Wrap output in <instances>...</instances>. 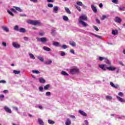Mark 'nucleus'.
I'll return each mask as SVG.
<instances>
[{"label": "nucleus", "instance_id": "f257e3e1", "mask_svg": "<svg viewBox=\"0 0 125 125\" xmlns=\"http://www.w3.org/2000/svg\"><path fill=\"white\" fill-rule=\"evenodd\" d=\"M27 23L30 24L31 25H34V26H42V23L41 22V21L39 20H29L27 21Z\"/></svg>", "mask_w": 125, "mask_h": 125}, {"label": "nucleus", "instance_id": "f03ea898", "mask_svg": "<svg viewBox=\"0 0 125 125\" xmlns=\"http://www.w3.org/2000/svg\"><path fill=\"white\" fill-rule=\"evenodd\" d=\"M83 21H87V17L85 15H83L82 16L79 17V22Z\"/></svg>", "mask_w": 125, "mask_h": 125}, {"label": "nucleus", "instance_id": "7ed1b4c3", "mask_svg": "<svg viewBox=\"0 0 125 125\" xmlns=\"http://www.w3.org/2000/svg\"><path fill=\"white\" fill-rule=\"evenodd\" d=\"M70 73L72 75H74L75 74H78V73H79V69H78V68L71 69L70 70Z\"/></svg>", "mask_w": 125, "mask_h": 125}, {"label": "nucleus", "instance_id": "20e7f679", "mask_svg": "<svg viewBox=\"0 0 125 125\" xmlns=\"http://www.w3.org/2000/svg\"><path fill=\"white\" fill-rule=\"evenodd\" d=\"M12 45H13V47H14L15 48H17V49L19 48L21 46L20 44H19L18 43V42H13Z\"/></svg>", "mask_w": 125, "mask_h": 125}, {"label": "nucleus", "instance_id": "39448f33", "mask_svg": "<svg viewBox=\"0 0 125 125\" xmlns=\"http://www.w3.org/2000/svg\"><path fill=\"white\" fill-rule=\"evenodd\" d=\"M115 22L116 23H118L119 24H121L122 23V19H121L119 17H116L114 20Z\"/></svg>", "mask_w": 125, "mask_h": 125}, {"label": "nucleus", "instance_id": "423d86ee", "mask_svg": "<svg viewBox=\"0 0 125 125\" xmlns=\"http://www.w3.org/2000/svg\"><path fill=\"white\" fill-rule=\"evenodd\" d=\"M38 41L39 42H42L44 43V42H47V39H46V38L43 37V38H38Z\"/></svg>", "mask_w": 125, "mask_h": 125}, {"label": "nucleus", "instance_id": "0eeeda50", "mask_svg": "<svg viewBox=\"0 0 125 125\" xmlns=\"http://www.w3.org/2000/svg\"><path fill=\"white\" fill-rule=\"evenodd\" d=\"M100 68L103 70L104 71H106V70H108V67L106 66L105 64H101L99 65Z\"/></svg>", "mask_w": 125, "mask_h": 125}, {"label": "nucleus", "instance_id": "6e6552de", "mask_svg": "<svg viewBox=\"0 0 125 125\" xmlns=\"http://www.w3.org/2000/svg\"><path fill=\"white\" fill-rule=\"evenodd\" d=\"M53 45L54 46H56L57 47H61L62 46V45L60 44L59 42H55L53 43Z\"/></svg>", "mask_w": 125, "mask_h": 125}, {"label": "nucleus", "instance_id": "1a4fd4ad", "mask_svg": "<svg viewBox=\"0 0 125 125\" xmlns=\"http://www.w3.org/2000/svg\"><path fill=\"white\" fill-rule=\"evenodd\" d=\"M4 110H5V111L7 112V113H9V114H11L12 113L11 109H10L9 107L6 106H5L4 107Z\"/></svg>", "mask_w": 125, "mask_h": 125}, {"label": "nucleus", "instance_id": "9d476101", "mask_svg": "<svg viewBox=\"0 0 125 125\" xmlns=\"http://www.w3.org/2000/svg\"><path fill=\"white\" fill-rule=\"evenodd\" d=\"M91 8L92 9L94 13H97V8H96V7H95V6H94V5H91Z\"/></svg>", "mask_w": 125, "mask_h": 125}, {"label": "nucleus", "instance_id": "9b49d317", "mask_svg": "<svg viewBox=\"0 0 125 125\" xmlns=\"http://www.w3.org/2000/svg\"><path fill=\"white\" fill-rule=\"evenodd\" d=\"M118 101H120V102H122L123 103H125V100L121 98L120 97H119L118 96H116Z\"/></svg>", "mask_w": 125, "mask_h": 125}, {"label": "nucleus", "instance_id": "f8f14e48", "mask_svg": "<svg viewBox=\"0 0 125 125\" xmlns=\"http://www.w3.org/2000/svg\"><path fill=\"white\" fill-rule=\"evenodd\" d=\"M110 84L111 86H112V87H114V88H119V85H118V84L115 85V84H114V83L113 82H110Z\"/></svg>", "mask_w": 125, "mask_h": 125}, {"label": "nucleus", "instance_id": "ddd939ff", "mask_svg": "<svg viewBox=\"0 0 125 125\" xmlns=\"http://www.w3.org/2000/svg\"><path fill=\"white\" fill-rule=\"evenodd\" d=\"M79 113L80 114H81V115H82V116H83V117H86L87 115L86 114L85 112H83V111L82 110H79Z\"/></svg>", "mask_w": 125, "mask_h": 125}, {"label": "nucleus", "instance_id": "4468645a", "mask_svg": "<svg viewBox=\"0 0 125 125\" xmlns=\"http://www.w3.org/2000/svg\"><path fill=\"white\" fill-rule=\"evenodd\" d=\"M42 49H43V50H45V51H51V49H50V48L46 47V46H43L42 47Z\"/></svg>", "mask_w": 125, "mask_h": 125}, {"label": "nucleus", "instance_id": "2eb2a0df", "mask_svg": "<svg viewBox=\"0 0 125 125\" xmlns=\"http://www.w3.org/2000/svg\"><path fill=\"white\" fill-rule=\"evenodd\" d=\"M58 10H59L58 7V6H54L53 12L54 13H57V12H58Z\"/></svg>", "mask_w": 125, "mask_h": 125}, {"label": "nucleus", "instance_id": "dca6fc26", "mask_svg": "<svg viewBox=\"0 0 125 125\" xmlns=\"http://www.w3.org/2000/svg\"><path fill=\"white\" fill-rule=\"evenodd\" d=\"M2 30H3V31H4L5 32H9V29L6 26H2Z\"/></svg>", "mask_w": 125, "mask_h": 125}, {"label": "nucleus", "instance_id": "f3484780", "mask_svg": "<svg viewBox=\"0 0 125 125\" xmlns=\"http://www.w3.org/2000/svg\"><path fill=\"white\" fill-rule=\"evenodd\" d=\"M71 120H70V119L67 118L65 122V125H71Z\"/></svg>", "mask_w": 125, "mask_h": 125}, {"label": "nucleus", "instance_id": "a211bd4d", "mask_svg": "<svg viewBox=\"0 0 125 125\" xmlns=\"http://www.w3.org/2000/svg\"><path fill=\"white\" fill-rule=\"evenodd\" d=\"M117 68L114 67V66H110L108 67L107 70H109V71H115Z\"/></svg>", "mask_w": 125, "mask_h": 125}, {"label": "nucleus", "instance_id": "6ab92c4d", "mask_svg": "<svg viewBox=\"0 0 125 125\" xmlns=\"http://www.w3.org/2000/svg\"><path fill=\"white\" fill-rule=\"evenodd\" d=\"M79 23L80 24H82V25H83V26H84V27H87V26H88L87 23H86L85 22H84L83 21H79Z\"/></svg>", "mask_w": 125, "mask_h": 125}, {"label": "nucleus", "instance_id": "aec40b11", "mask_svg": "<svg viewBox=\"0 0 125 125\" xmlns=\"http://www.w3.org/2000/svg\"><path fill=\"white\" fill-rule=\"evenodd\" d=\"M38 122H39V125H44L43 121L42 119H41V118L38 119Z\"/></svg>", "mask_w": 125, "mask_h": 125}, {"label": "nucleus", "instance_id": "412c9836", "mask_svg": "<svg viewBox=\"0 0 125 125\" xmlns=\"http://www.w3.org/2000/svg\"><path fill=\"white\" fill-rule=\"evenodd\" d=\"M19 32L20 33H26V29L24 28H21Z\"/></svg>", "mask_w": 125, "mask_h": 125}, {"label": "nucleus", "instance_id": "4be33fe9", "mask_svg": "<svg viewBox=\"0 0 125 125\" xmlns=\"http://www.w3.org/2000/svg\"><path fill=\"white\" fill-rule=\"evenodd\" d=\"M108 17H109V15H103L102 17L101 18V20H102V21H103V20H104V19H106L107 18H108Z\"/></svg>", "mask_w": 125, "mask_h": 125}, {"label": "nucleus", "instance_id": "5701e85b", "mask_svg": "<svg viewBox=\"0 0 125 125\" xmlns=\"http://www.w3.org/2000/svg\"><path fill=\"white\" fill-rule=\"evenodd\" d=\"M62 19L64 20V21H65L66 22L67 21H69V18H68V17H67L66 16H63Z\"/></svg>", "mask_w": 125, "mask_h": 125}, {"label": "nucleus", "instance_id": "b1692460", "mask_svg": "<svg viewBox=\"0 0 125 125\" xmlns=\"http://www.w3.org/2000/svg\"><path fill=\"white\" fill-rule=\"evenodd\" d=\"M39 82L42 83H45V80L42 78H39Z\"/></svg>", "mask_w": 125, "mask_h": 125}, {"label": "nucleus", "instance_id": "393cba45", "mask_svg": "<svg viewBox=\"0 0 125 125\" xmlns=\"http://www.w3.org/2000/svg\"><path fill=\"white\" fill-rule=\"evenodd\" d=\"M14 8H15L16 10L19 12H22V10L20 7L14 6Z\"/></svg>", "mask_w": 125, "mask_h": 125}, {"label": "nucleus", "instance_id": "a878e982", "mask_svg": "<svg viewBox=\"0 0 125 125\" xmlns=\"http://www.w3.org/2000/svg\"><path fill=\"white\" fill-rule=\"evenodd\" d=\"M38 59H39V60H40V61H41V62H43V61H44V59H43V58L41 57V56H38L37 57Z\"/></svg>", "mask_w": 125, "mask_h": 125}, {"label": "nucleus", "instance_id": "bb28decb", "mask_svg": "<svg viewBox=\"0 0 125 125\" xmlns=\"http://www.w3.org/2000/svg\"><path fill=\"white\" fill-rule=\"evenodd\" d=\"M64 9L67 13H68V14H71V11H70V9L69 8L67 7H64Z\"/></svg>", "mask_w": 125, "mask_h": 125}, {"label": "nucleus", "instance_id": "cd10ccee", "mask_svg": "<svg viewBox=\"0 0 125 125\" xmlns=\"http://www.w3.org/2000/svg\"><path fill=\"white\" fill-rule=\"evenodd\" d=\"M50 87V85L48 84L44 86V89L45 90H47V89H48V88Z\"/></svg>", "mask_w": 125, "mask_h": 125}, {"label": "nucleus", "instance_id": "c85d7f7f", "mask_svg": "<svg viewBox=\"0 0 125 125\" xmlns=\"http://www.w3.org/2000/svg\"><path fill=\"white\" fill-rule=\"evenodd\" d=\"M48 123L50 125H54V124H55V122H54L53 121H52L51 120H48Z\"/></svg>", "mask_w": 125, "mask_h": 125}, {"label": "nucleus", "instance_id": "c756f323", "mask_svg": "<svg viewBox=\"0 0 125 125\" xmlns=\"http://www.w3.org/2000/svg\"><path fill=\"white\" fill-rule=\"evenodd\" d=\"M14 29L15 31H17L18 32H19V30H20L19 29V26L18 25H15Z\"/></svg>", "mask_w": 125, "mask_h": 125}, {"label": "nucleus", "instance_id": "7c9ffc66", "mask_svg": "<svg viewBox=\"0 0 125 125\" xmlns=\"http://www.w3.org/2000/svg\"><path fill=\"white\" fill-rule=\"evenodd\" d=\"M113 3H115V4H118L119 3V0H111Z\"/></svg>", "mask_w": 125, "mask_h": 125}, {"label": "nucleus", "instance_id": "2f4dec72", "mask_svg": "<svg viewBox=\"0 0 125 125\" xmlns=\"http://www.w3.org/2000/svg\"><path fill=\"white\" fill-rule=\"evenodd\" d=\"M13 73L15 75H19V74H20L21 72H20V71L13 70Z\"/></svg>", "mask_w": 125, "mask_h": 125}, {"label": "nucleus", "instance_id": "473e14b6", "mask_svg": "<svg viewBox=\"0 0 125 125\" xmlns=\"http://www.w3.org/2000/svg\"><path fill=\"white\" fill-rule=\"evenodd\" d=\"M61 74L63 75V76H69V74L65 71H62Z\"/></svg>", "mask_w": 125, "mask_h": 125}, {"label": "nucleus", "instance_id": "72a5a7b5", "mask_svg": "<svg viewBox=\"0 0 125 125\" xmlns=\"http://www.w3.org/2000/svg\"><path fill=\"white\" fill-rule=\"evenodd\" d=\"M118 30H112V35H114V36H115V35H118Z\"/></svg>", "mask_w": 125, "mask_h": 125}, {"label": "nucleus", "instance_id": "f704fd0d", "mask_svg": "<svg viewBox=\"0 0 125 125\" xmlns=\"http://www.w3.org/2000/svg\"><path fill=\"white\" fill-rule=\"evenodd\" d=\"M75 7L77 9H78V11L81 12L82 11V9H81V7L77 5H75Z\"/></svg>", "mask_w": 125, "mask_h": 125}, {"label": "nucleus", "instance_id": "c9c22d12", "mask_svg": "<svg viewBox=\"0 0 125 125\" xmlns=\"http://www.w3.org/2000/svg\"><path fill=\"white\" fill-rule=\"evenodd\" d=\"M76 4L80 6H83V2L81 1H77L76 2Z\"/></svg>", "mask_w": 125, "mask_h": 125}, {"label": "nucleus", "instance_id": "e433bc0d", "mask_svg": "<svg viewBox=\"0 0 125 125\" xmlns=\"http://www.w3.org/2000/svg\"><path fill=\"white\" fill-rule=\"evenodd\" d=\"M105 63H106V64H108V65H111V62H110V61L107 59L105 60Z\"/></svg>", "mask_w": 125, "mask_h": 125}, {"label": "nucleus", "instance_id": "4c0bfd02", "mask_svg": "<svg viewBox=\"0 0 125 125\" xmlns=\"http://www.w3.org/2000/svg\"><path fill=\"white\" fill-rule=\"evenodd\" d=\"M29 55L31 59H35V56L33 54H29Z\"/></svg>", "mask_w": 125, "mask_h": 125}, {"label": "nucleus", "instance_id": "58836bf2", "mask_svg": "<svg viewBox=\"0 0 125 125\" xmlns=\"http://www.w3.org/2000/svg\"><path fill=\"white\" fill-rule=\"evenodd\" d=\"M61 47L63 49H66V48H68V46H67V45H66V44H63V45H62Z\"/></svg>", "mask_w": 125, "mask_h": 125}, {"label": "nucleus", "instance_id": "ea45409f", "mask_svg": "<svg viewBox=\"0 0 125 125\" xmlns=\"http://www.w3.org/2000/svg\"><path fill=\"white\" fill-rule=\"evenodd\" d=\"M32 73H33V74H40V71H39L38 70H32Z\"/></svg>", "mask_w": 125, "mask_h": 125}, {"label": "nucleus", "instance_id": "a19ab883", "mask_svg": "<svg viewBox=\"0 0 125 125\" xmlns=\"http://www.w3.org/2000/svg\"><path fill=\"white\" fill-rule=\"evenodd\" d=\"M106 99H108L109 100H112V99H113V98L111 96H107L106 97Z\"/></svg>", "mask_w": 125, "mask_h": 125}, {"label": "nucleus", "instance_id": "79ce46f5", "mask_svg": "<svg viewBox=\"0 0 125 125\" xmlns=\"http://www.w3.org/2000/svg\"><path fill=\"white\" fill-rule=\"evenodd\" d=\"M46 96H50L51 95V93L50 92H47L45 93Z\"/></svg>", "mask_w": 125, "mask_h": 125}, {"label": "nucleus", "instance_id": "37998d69", "mask_svg": "<svg viewBox=\"0 0 125 125\" xmlns=\"http://www.w3.org/2000/svg\"><path fill=\"white\" fill-rule=\"evenodd\" d=\"M7 12L8 13H9V14H10V15H11V16H14V15L13 14V13L12 12H11V11H10V10H7Z\"/></svg>", "mask_w": 125, "mask_h": 125}, {"label": "nucleus", "instance_id": "c03bdc74", "mask_svg": "<svg viewBox=\"0 0 125 125\" xmlns=\"http://www.w3.org/2000/svg\"><path fill=\"white\" fill-rule=\"evenodd\" d=\"M118 95H119V96H121V97H124V93L123 92H119L118 93Z\"/></svg>", "mask_w": 125, "mask_h": 125}, {"label": "nucleus", "instance_id": "a18cd8bd", "mask_svg": "<svg viewBox=\"0 0 125 125\" xmlns=\"http://www.w3.org/2000/svg\"><path fill=\"white\" fill-rule=\"evenodd\" d=\"M70 44L72 45V46H76V43L75 42H70Z\"/></svg>", "mask_w": 125, "mask_h": 125}, {"label": "nucleus", "instance_id": "49530a36", "mask_svg": "<svg viewBox=\"0 0 125 125\" xmlns=\"http://www.w3.org/2000/svg\"><path fill=\"white\" fill-rule=\"evenodd\" d=\"M39 89L40 91H41V92H42V91L43 90V87L42 86H40V87H39Z\"/></svg>", "mask_w": 125, "mask_h": 125}, {"label": "nucleus", "instance_id": "de8ad7c7", "mask_svg": "<svg viewBox=\"0 0 125 125\" xmlns=\"http://www.w3.org/2000/svg\"><path fill=\"white\" fill-rule=\"evenodd\" d=\"M23 40H24V41H26V42H28V41H29V37H24L23 38Z\"/></svg>", "mask_w": 125, "mask_h": 125}, {"label": "nucleus", "instance_id": "09e8293b", "mask_svg": "<svg viewBox=\"0 0 125 125\" xmlns=\"http://www.w3.org/2000/svg\"><path fill=\"white\" fill-rule=\"evenodd\" d=\"M2 45H3V46H4V47H6L7 46V44H6V42H2Z\"/></svg>", "mask_w": 125, "mask_h": 125}, {"label": "nucleus", "instance_id": "8fccbe9b", "mask_svg": "<svg viewBox=\"0 0 125 125\" xmlns=\"http://www.w3.org/2000/svg\"><path fill=\"white\" fill-rule=\"evenodd\" d=\"M93 28H94V29H95V30H96L97 31H99V29H98V27H97L96 26L94 25V26H93Z\"/></svg>", "mask_w": 125, "mask_h": 125}, {"label": "nucleus", "instance_id": "3c124183", "mask_svg": "<svg viewBox=\"0 0 125 125\" xmlns=\"http://www.w3.org/2000/svg\"><path fill=\"white\" fill-rule=\"evenodd\" d=\"M119 9V10H123L124 11L125 9V8L124 7H120Z\"/></svg>", "mask_w": 125, "mask_h": 125}, {"label": "nucleus", "instance_id": "603ef678", "mask_svg": "<svg viewBox=\"0 0 125 125\" xmlns=\"http://www.w3.org/2000/svg\"><path fill=\"white\" fill-rule=\"evenodd\" d=\"M118 118L122 119L124 120V119H125V116H122L120 117V116H118Z\"/></svg>", "mask_w": 125, "mask_h": 125}, {"label": "nucleus", "instance_id": "864d4df0", "mask_svg": "<svg viewBox=\"0 0 125 125\" xmlns=\"http://www.w3.org/2000/svg\"><path fill=\"white\" fill-rule=\"evenodd\" d=\"M100 61H103V60H104V59H105V58L102 57H100L99 58Z\"/></svg>", "mask_w": 125, "mask_h": 125}, {"label": "nucleus", "instance_id": "5fc2aeb1", "mask_svg": "<svg viewBox=\"0 0 125 125\" xmlns=\"http://www.w3.org/2000/svg\"><path fill=\"white\" fill-rule=\"evenodd\" d=\"M0 83H6V81L5 80H1L0 81Z\"/></svg>", "mask_w": 125, "mask_h": 125}, {"label": "nucleus", "instance_id": "6e6d98bb", "mask_svg": "<svg viewBox=\"0 0 125 125\" xmlns=\"http://www.w3.org/2000/svg\"><path fill=\"white\" fill-rule=\"evenodd\" d=\"M65 55H66V53H65L64 52H62L61 53V56H65Z\"/></svg>", "mask_w": 125, "mask_h": 125}, {"label": "nucleus", "instance_id": "4d7b16f0", "mask_svg": "<svg viewBox=\"0 0 125 125\" xmlns=\"http://www.w3.org/2000/svg\"><path fill=\"white\" fill-rule=\"evenodd\" d=\"M84 124L83 125H88L89 123H88V121H87V120H85L84 121Z\"/></svg>", "mask_w": 125, "mask_h": 125}, {"label": "nucleus", "instance_id": "13d9d810", "mask_svg": "<svg viewBox=\"0 0 125 125\" xmlns=\"http://www.w3.org/2000/svg\"><path fill=\"white\" fill-rule=\"evenodd\" d=\"M52 63V61H51L46 62V64H47V65H49V64H51Z\"/></svg>", "mask_w": 125, "mask_h": 125}, {"label": "nucleus", "instance_id": "bf43d9fd", "mask_svg": "<svg viewBox=\"0 0 125 125\" xmlns=\"http://www.w3.org/2000/svg\"><path fill=\"white\" fill-rule=\"evenodd\" d=\"M69 117H70V118H71L72 119H76V117H75V116H74V115H69Z\"/></svg>", "mask_w": 125, "mask_h": 125}, {"label": "nucleus", "instance_id": "052dcab7", "mask_svg": "<svg viewBox=\"0 0 125 125\" xmlns=\"http://www.w3.org/2000/svg\"><path fill=\"white\" fill-rule=\"evenodd\" d=\"M30 1H32V2H34L35 3H36V2H38V0H30Z\"/></svg>", "mask_w": 125, "mask_h": 125}, {"label": "nucleus", "instance_id": "680f3d73", "mask_svg": "<svg viewBox=\"0 0 125 125\" xmlns=\"http://www.w3.org/2000/svg\"><path fill=\"white\" fill-rule=\"evenodd\" d=\"M48 6L49 7H51V8L53 7V4L49 3V4H48Z\"/></svg>", "mask_w": 125, "mask_h": 125}, {"label": "nucleus", "instance_id": "e2e57ef3", "mask_svg": "<svg viewBox=\"0 0 125 125\" xmlns=\"http://www.w3.org/2000/svg\"><path fill=\"white\" fill-rule=\"evenodd\" d=\"M119 63L120 64V65H121L122 66H125V64L123 63V62L121 61L119 62Z\"/></svg>", "mask_w": 125, "mask_h": 125}, {"label": "nucleus", "instance_id": "0e129e2a", "mask_svg": "<svg viewBox=\"0 0 125 125\" xmlns=\"http://www.w3.org/2000/svg\"><path fill=\"white\" fill-rule=\"evenodd\" d=\"M13 109H14V110H16V111H18V108L17 107L13 106Z\"/></svg>", "mask_w": 125, "mask_h": 125}, {"label": "nucleus", "instance_id": "69168bd1", "mask_svg": "<svg viewBox=\"0 0 125 125\" xmlns=\"http://www.w3.org/2000/svg\"><path fill=\"white\" fill-rule=\"evenodd\" d=\"M47 2H54V0H47Z\"/></svg>", "mask_w": 125, "mask_h": 125}, {"label": "nucleus", "instance_id": "338daca9", "mask_svg": "<svg viewBox=\"0 0 125 125\" xmlns=\"http://www.w3.org/2000/svg\"><path fill=\"white\" fill-rule=\"evenodd\" d=\"M70 52L71 53H72L73 54H75V51L73 49L70 50Z\"/></svg>", "mask_w": 125, "mask_h": 125}, {"label": "nucleus", "instance_id": "774afa93", "mask_svg": "<svg viewBox=\"0 0 125 125\" xmlns=\"http://www.w3.org/2000/svg\"><path fill=\"white\" fill-rule=\"evenodd\" d=\"M96 21L98 24H100V21L98 19H96Z\"/></svg>", "mask_w": 125, "mask_h": 125}]
</instances>
